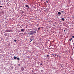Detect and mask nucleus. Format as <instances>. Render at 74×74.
Returning <instances> with one entry per match:
<instances>
[{
  "instance_id": "nucleus-30",
  "label": "nucleus",
  "mask_w": 74,
  "mask_h": 74,
  "mask_svg": "<svg viewBox=\"0 0 74 74\" xmlns=\"http://www.w3.org/2000/svg\"><path fill=\"white\" fill-rule=\"evenodd\" d=\"M55 55L56 56H57L56 54H55Z\"/></svg>"
},
{
  "instance_id": "nucleus-22",
  "label": "nucleus",
  "mask_w": 74,
  "mask_h": 74,
  "mask_svg": "<svg viewBox=\"0 0 74 74\" xmlns=\"http://www.w3.org/2000/svg\"><path fill=\"white\" fill-rule=\"evenodd\" d=\"M47 57L48 58V57H49V55H47Z\"/></svg>"
},
{
  "instance_id": "nucleus-4",
  "label": "nucleus",
  "mask_w": 74,
  "mask_h": 74,
  "mask_svg": "<svg viewBox=\"0 0 74 74\" xmlns=\"http://www.w3.org/2000/svg\"><path fill=\"white\" fill-rule=\"evenodd\" d=\"M25 7H26L27 8H30V7H29V6L27 5H25Z\"/></svg>"
},
{
  "instance_id": "nucleus-2",
  "label": "nucleus",
  "mask_w": 74,
  "mask_h": 74,
  "mask_svg": "<svg viewBox=\"0 0 74 74\" xmlns=\"http://www.w3.org/2000/svg\"><path fill=\"white\" fill-rule=\"evenodd\" d=\"M35 32H29V33H28V34H29V35H30L32 36V35H33V34H35Z\"/></svg>"
},
{
  "instance_id": "nucleus-9",
  "label": "nucleus",
  "mask_w": 74,
  "mask_h": 74,
  "mask_svg": "<svg viewBox=\"0 0 74 74\" xmlns=\"http://www.w3.org/2000/svg\"><path fill=\"white\" fill-rule=\"evenodd\" d=\"M16 58H17V57L16 56H14V59H16Z\"/></svg>"
},
{
  "instance_id": "nucleus-34",
  "label": "nucleus",
  "mask_w": 74,
  "mask_h": 74,
  "mask_svg": "<svg viewBox=\"0 0 74 74\" xmlns=\"http://www.w3.org/2000/svg\"><path fill=\"white\" fill-rule=\"evenodd\" d=\"M73 49H74V47H73Z\"/></svg>"
},
{
  "instance_id": "nucleus-17",
  "label": "nucleus",
  "mask_w": 74,
  "mask_h": 74,
  "mask_svg": "<svg viewBox=\"0 0 74 74\" xmlns=\"http://www.w3.org/2000/svg\"><path fill=\"white\" fill-rule=\"evenodd\" d=\"M17 60H19V58H17Z\"/></svg>"
},
{
  "instance_id": "nucleus-28",
  "label": "nucleus",
  "mask_w": 74,
  "mask_h": 74,
  "mask_svg": "<svg viewBox=\"0 0 74 74\" xmlns=\"http://www.w3.org/2000/svg\"><path fill=\"white\" fill-rule=\"evenodd\" d=\"M61 12H64V11H61Z\"/></svg>"
},
{
  "instance_id": "nucleus-24",
  "label": "nucleus",
  "mask_w": 74,
  "mask_h": 74,
  "mask_svg": "<svg viewBox=\"0 0 74 74\" xmlns=\"http://www.w3.org/2000/svg\"><path fill=\"white\" fill-rule=\"evenodd\" d=\"M72 38H74V36H73L72 37Z\"/></svg>"
},
{
  "instance_id": "nucleus-32",
  "label": "nucleus",
  "mask_w": 74,
  "mask_h": 74,
  "mask_svg": "<svg viewBox=\"0 0 74 74\" xmlns=\"http://www.w3.org/2000/svg\"><path fill=\"white\" fill-rule=\"evenodd\" d=\"M30 42H32V41H30Z\"/></svg>"
},
{
  "instance_id": "nucleus-19",
  "label": "nucleus",
  "mask_w": 74,
  "mask_h": 74,
  "mask_svg": "<svg viewBox=\"0 0 74 74\" xmlns=\"http://www.w3.org/2000/svg\"><path fill=\"white\" fill-rule=\"evenodd\" d=\"M46 3H48V4H49V3L48 2V0H46Z\"/></svg>"
},
{
  "instance_id": "nucleus-21",
  "label": "nucleus",
  "mask_w": 74,
  "mask_h": 74,
  "mask_svg": "<svg viewBox=\"0 0 74 74\" xmlns=\"http://www.w3.org/2000/svg\"><path fill=\"white\" fill-rule=\"evenodd\" d=\"M16 41H17V40H14V42H16Z\"/></svg>"
},
{
  "instance_id": "nucleus-33",
  "label": "nucleus",
  "mask_w": 74,
  "mask_h": 74,
  "mask_svg": "<svg viewBox=\"0 0 74 74\" xmlns=\"http://www.w3.org/2000/svg\"><path fill=\"white\" fill-rule=\"evenodd\" d=\"M21 27V26H20V27Z\"/></svg>"
},
{
  "instance_id": "nucleus-27",
  "label": "nucleus",
  "mask_w": 74,
  "mask_h": 74,
  "mask_svg": "<svg viewBox=\"0 0 74 74\" xmlns=\"http://www.w3.org/2000/svg\"><path fill=\"white\" fill-rule=\"evenodd\" d=\"M18 64V66H20V64Z\"/></svg>"
},
{
  "instance_id": "nucleus-3",
  "label": "nucleus",
  "mask_w": 74,
  "mask_h": 74,
  "mask_svg": "<svg viewBox=\"0 0 74 74\" xmlns=\"http://www.w3.org/2000/svg\"><path fill=\"white\" fill-rule=\"evenodd\" d=\"M4 11H2L0 12V14L1 15H3V14H4Z\"/></svg>"
},
{
  "instance_id": "nucleus-11",
  "label": "nucleus",
  "mask_w": 74,
  "mask_h": 74,
  "mask_svg": "<svg viewBox=\"0 0 74 74\" xmlns=\"http://www.w3.org/2000/svg\"><path fill=\"white\" fill-rule=\"evenodd\" d=\"M30 40L31 41H33V40H34V39L30 38Z\"/></svg>"
},
{
  "instance_id": "nucleus-18",
  "label": "nucleus",
  "mask_w": 74,
  "mask_h": 74,
  "mask_svg": "<svg viewBox=\"0 0 74 74\" xmlns=\"http://www.w3.org/2000/svg\"><path fill=\"white\" fill-rule=\"evenodd\" d=\"M17 26H20V25H19V24H18V25H17Z\"/></svg>"
},
{
  "instance_id": "nucleus-29",
  "label": "nucleus",
  "mask_w": 74,
  "mask_h": 74,
  "mask_svg": "<svg viewBox=\"0 0 74 74\" xmlns=\"http://www.w3.org/2000/svg\"><path fill=\"white\" fill-rule=\"evenodd\" d=\"M64 32H66V30H64Z\"/></svg>"
},
{
  "instance_id": "nucleus-7",
  "label": "nucleus",
  "mask_w": 74,
  "mask_h": 74,
  "mask_svg": "<svg viewBox=\"0 0 74 74\" xmlns=\"http://www.w3.org/2000/svg\"><path fill=\"white\" fill-rule=\"evenodd\" d=\"M31 33H33V32H35L34 33H36V31H30Z\"/></svg>"
},
{
  "instance_id": "nucleus-23",
  "label": "nucleus",
  "mask_w": 74,
  "mask_h": 74,
  "mask_svg": "<svg viewBox=\"0 0 74 74\" xmlns=\"http://www.w3.org/2000/svg\"><path fill=\"white\" fill-rule=\"evenodd\" d=\"M40 65H42V64L41 63V64H40Z\"/></svg>"
},
{
  "instance_id": "nucleus-31",
  "label": "nucleus",
  "mask_w": 74,
  "mask_h": 74,
  "mask_svg": "<svg viewBox=\"0 0 74 74\" xmlns=\"http://www.w3.org/2000/svg\"><path fill=\"white\" fill-rule=\"evenodd\" d=\"M74 43H73V47H74Z\"/></svg>"
},
{
  "instance_id": "nucleus-6",
  "label": "nucleus",
  "mask_w": 74,
  "mask_h": 74,
  "mask_svg": "<svg viewBox=\"0 0 74 74\" xmlns=\"http://www.w3.org/2000/svg\"><path fill=\"white\" fill-rule=\"evenodd\" d=\"M64 64H61V66L63 68V67H64Z\"/></svg>"
},
{
  "instance_id": "nucleus-10",
  "label": "nucleus",
  "mask_w": 74,
  "mask_h": 74,
  "mask_svg": "<svg viewBox=\"0 0 74 74\" xmlns=\"http://www.w3.org/2000/svg\"><path fill=\"white\" fill-rule=\"evenodd\" d=\"M21 32H24V29H21Z\"/></svg>"
},
{
  "instance_id": "nucleus-14",
  "label": "nucleus",
  "mask_w": 74,
  "mask_h": 74,
  "mask_svg": "<svg viewBox=\"0 0 74 74\" xmlns=\"http://www.w3.org/2000/svg\"><path fill=\"white\" fill-rule=\"evenodd\" d=\"M4 36H7V34H4Z\"/></svg>"
},
{
  "instance_id": "nucleus-12",
  "label": "nucleus",
  "mask_w": 74,
  "mask_h": 74,
  "mask_svg": "<svg viewBox=\"0 0 74 74\" xmlns=\"http://www.w3.org/2000/svg\"><path fill=\"white\" fill-rule=\"evenodd\" d=\"M58 15H60V14H61V13L59 12H58Z\"/></svg>"
},
{
  "instance_id": "nucleus-15",
  "label": "nucleus",
  "mask_w": 74,
  "mask_h": 74,
  "mask_svg": "<svg viewBox=\"0 0 74 74\" xmlns=\"http://www.w3.org/2000/svg\"><path fill=\"white\" fill-rule=\"evenodd\" d=\"M27 34V33L25 32L23 34V35L24 36L25 35V34Z\"/></svg>"
},
{
  "instance_id": "nucleus-1",
  "label": "nucleus",
  "mask_w": 74,
  "mask_h": 74,
  "mask_svg": "<svg viewBox=\"0 0 74 74\" xmlns=\"http://www.w3.org/2000/svg\"><path fill=\"white\" fill-rule=\"evenodd\" d=\"M12 31V30H10L8 29H6V30L5 31V32H6V33L7 32H11Z\"/></svg>"
},
{
  "instance_id": "nucleus-5",
  "label": "nucleus",
  "mask_w": 74,
  "mask_h": 74,
  "mask_svg": "<svg viewBox=\"0 0 74 74\" xmlns=\"http://www.w3.org/2000/svg\"><path fill=\"white\" fill-rule=\"evenodd\" d=\"M21 71H23L24 70V68L22 67L21 68Z\"/></svg>"
},
{
  "instance_id": "nucleus-13",
  "label": "nucleus",
  "mask_w": 74,
  "mask_h": 74,
  "mask_svg": "<svg viewBox=\"0 0 74 74\" xmlns=\"http://www.w3.org/2000/svg\"><path fill=\"white\" fill-rule=\"evenodd\" d=\"M62 21H64V18H62Z\"/></svg>"
},
{
  "instance_id": "nucleus-35",
  "label": "nucleus",
  "mask_w": 74,
  "mask_h": 74,
  "mask_svg": "<svg viewBox=\"0 0 74 74\" xmlns=\"http://www.w3.org/2000/svg\"><path fill=\"white\" fill-rule=\"evenodd\" d=\"M28 58H29V57Z\"/></svg>"
},
{
  "instance_id": "nucleus-25",
  "label": "nucleus",
  "mask_w": 74,
  "mask_h": 74,
  "mask_svg": "<svg viewBox=\"0 0 74 74\" xmlns=\"http://www.w3.org/2000/svg\"><path fill=\"white\" fill-rule=\"evenodd\" d=\"M1 7H2V6H0V8H1Z\"/></svg>"
},
{
  "instance_id": "nucleus-26",
  "label": "nucleus",
  "mask_w": 74,
  "mask_h": 74,
  "mask_svg": "<svg viewBox=\"0 0 74 74\" xmlns=\"http://www.w3.org/2000/svg\"><path fill=\"white\" fill-rule=\"evenodd\" d=\"M36 26H37H37H38V24H37Z\"/></svg>"
},
{
  "instance_id": "nucleus-20",
  "label": "nucleus",
  "mask_w": 74,
  "mask_h": 74,
  "mask_svg": "<svg viewBox=\"0 0 74 74\" xmlns=\"http://www.w3.org/2000/svg\"><path fill=\"white\" fill-rule=\"evenodd\" d=\"M22 12V14H23L24 13V12L22 11V12Z\"/></svg>"
},
{
  "instance_id": "nucleus-8",
  "label": "nucleus",
  "mask_w": 74,
  "mask_h": 74,
  "mask_svg": "<svg viewBox=\"0 0 74 74\" xmlns=\"http://www.w3.org/2000/svg\"><path fill=\"white\" fill-rule=\"evenodd\" d=\"M73 39V38H71L69 39V40L70 41H71V40Z\"/></svg>"
},
{
  "instance_id": "nucleus-16",
  "label": "nucleus",
  "mask_w": 74,
  "mask_h": 74,
  "mask_svg": "<svg viewBox=\"0 0 74 74\" xmlns=\"http://www.w3.org/2000/svg\"><path fill=\"white\" fill-rule=\"evenodd\" d=\"M41 29L40 28V27H39L38 28V30H40Z\"/></svg>"
}]
</instances>
